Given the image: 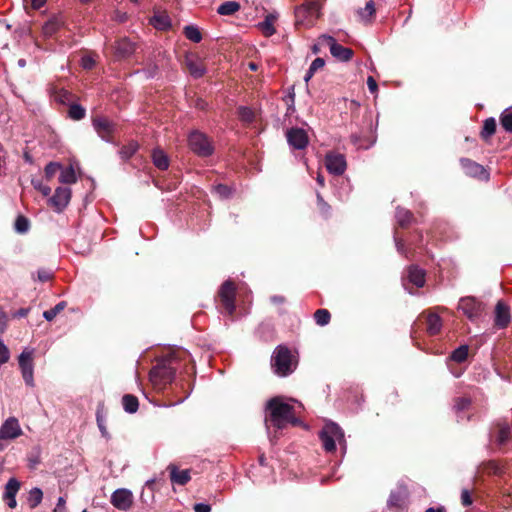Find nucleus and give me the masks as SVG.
<instances>
[{
  "label": "nucleus",
  "instance_id": "f257e3e1",
  "mask_svg": "<svg viewBox=\"0 0 512 512\" xmlns=\"http://www.w3.org/2000/svg\"><path fill=\"white\" fill-rule=\"evenodd\" d=\"M190 360V354L183 349L174 350L158 362L150 371L149 378L156 389H162L171 383L181 361Z\"/></svg>",
  "mask_w": 512,
  "mask_h": 512
},
{
  "label": "nucleus",
  "instance_id": "f03ea898",
  "mask_svg": "<svg viewBox=\"0 0 512 512\" xmlns=\"http://www.w3.org/2000/svg\"><path fill=\"white\" fill-rule=\"evenodd\" d=\"M269 417L266 418V425L272 424L277 429H283L287 424L298 425L299 419L295 416V406L281 397H274L267 403Z\"/></svg>",
  "mask_w": 512,
  "mask_h": 512
},
{
  "label": "nucleus",
  "instance_id": "7ed1b4c3",
  "mask_svg": "<svg viewBox=\"0 0 512 512\" xmlns=\"http://www.w3.org/2000/svg\"><path fill=\"white\" fill-rule=\"evenodd\" d=\"M296 366L297 361L286 346L279 345L275 348L271 357V367L276 375L288 376L296 369Z\"/></svg>",
  "mask_w": 512,
  "mask_h": 512
},
{
  "label": "nucleus",
  "instance_id": "20e7f679",
  "mask_svg": "<svg viewBox=\"0 0 512 512\" xmlns=\"http://www.w3.org/2000/svg\"><path fill=\"white\" fill-rule=\"evenodd\" d=\"M319 437L326 452H334L336 449V443H339L343 451L346 450L344 432L336 423H326L320 431Z\"/></svg>",
  "mask_w": 512,
  "mask_h": 512
},
{
  "label": "nucleus",
  "instance_id": "39448f33",
  "mask_svg": "<svg viewBox=\"0 0 512 512\" xmlns=\"http://www.w3.org/2000/svg\"><path fill=\"white\" fill-rule=\"evenodd\" d=\"M297 24L309 27L313 26L320 17V5L316 0L307 1L295 11Z\"/></svg>",
  "mask_w": 512,
  "mask_h": 512
},
{
  "label": "nucleus",
  "instance_id": "423d86ee",
  "mask_svg": "<svg viewBox=\"0 0 512 512\" xmlns=\"http://www.w3.org/2000/svg\"><path fill=\"white\" fill-rule=\"evenodd\" d=\"M188 145L190 149L197 155L202 157L210 156L213 153V146L208 137L199 132L193 131L188 137Z\"/></svg>",
  "mask_w": 512,
  "mask_h": 512
},
{
  "label": "nucleus",
  "instance_id": "0eeeda50",
  "mask_svg": "<svg viewBox=\"0 0 512 512\" xmlns=\"http://www.w3.org/2000/svg\"><path fill=\"white\" fill-rule=\"evenodd\" d=\"M319 42L322 45H327L330 49L331 55L340 61H349L353 56V51L350 48H346L338 44L334 37L330 35H321Z\"/></svg>",
  "mask_w": 512,
  "mask_h": 512
},
{
  "label": "nucleus",
  "instance_id": "6e6552de",
  "mask_svg": "<svg viewBox=\"0 0 512 512\" xmlns=\"http://www.w3.org/2000/svg\"><path fill=\"white\" fill-rule=\"evenodd\" d=\"M23 431L16 417L7 418L0 427V441H11L22 435Z\"/></svg>",
  "mask_w": 512,
  "mask_h": 512
},
{
  "label": "nucleus",
  "instance_id": "1a4fd4ad",
  "mask_svg": "<svg viewBox=\"0 0 512 512\" xmlns=\"http://www.w3.org/2000/svg\"><path fill=\"white\" fill-rule=\"evenodd\" d=\"M219 297L226 312L232 315L235 311V286L232 281L227 280L222 284Z\"/></svg>",
  "mask_w": 512,
  "mask_h": 512
},
{
  "label": "nucleus",
  "instance_id": "9d476101",
  "mask_svg": "<svg viewBox=\"0 0 512 512\" xmlns=\"http://www.w3.org/2000/svg\"><path fill=\"white\" fill-rule=\"evenodd\" d=\"M19 367L21 369L22 377L26 383V385L33 387L34 386V370H33V360H32V352L24 350L19 358Z\"/></svg>",
  "mask_w": 512,
  "mask_h": 512
},
{
  "label": "nucleus",
  "instance_id": "9b49d317",
  "mask_svg": "<svg viewBox=\"0 0 512 512\" xmlns=\"http://www.w3.org/2000/svg\"><path fill=\"white\" fill-rule=\"evenodd\" d=\"M92 124L98 136L102 140L112 142V135L116 130L114 122L105 117H96L93 119Z\"/></svg>",
  "mask_w": 512,
  "mask_h": 512
},
{
  "label": "nucleus",
  "instance_id": "f8f14e48",
  "mask_svg": "<svg viewBox=\"0 0 512 512\" xmlns=\"http://www.w3.org/2000/svg\"><path fill=\"white\" fill-rule=\"evenodd\" d=\"M111 504L118 510H129L133 504L132 492L126 488L115 490L111 495Z\"/></svg>",
  "mask_w": 512,
  "mask_h": 512
},
{
  "label": "nucleus",
  "instance_id": "ddd939ff",
  "mask_svg": "<svg viewBox=\"0 0 512 512\" xmlns=\"http://www.w3.org/2000/svg\"><path fill=\"white\" fill-rule=\"evenodd\" d=\"M325 166L329 173L342 175L347 167L344 155L339 153H328L325 157Z\"/></svg>",
  "mask_w": 512,
  "mask_h": 512
},
{
  "label": "nucleus",
  "instance_id": "4468645a",
  "mask_svg": "<svg viewBox=\"0 0 512 512\" xmlns=\"http://www.w3.org/2000/svg\"><path fill=\"white\" fill-rule=\"evenodd\" d=\"M71 198V189L68 187H58L54 195L49 199V204L58 213L62 212L68 205Z\"/></svg>",
  "mask_w": 512,
  "mask_h": 512
},
{
  "label": "nucleus",
  "instance_id": "2eb2a0df",
  "mask_svg": "<svg viewBox=\"0 0 512 512\" xmlns=\"http://www.w3.org/2000/svg\"><path fill=\"white\" fill-rule=\"evenodd\" d=\"M458 309L461 310L470 320H475L482 312L481 304L473 297L461 298L458 304Z\"/></svg>",
  "mask_w": 512,
  "mask_h": 512
},
{
  "label": "nucleus",
  "instance_id": "dca6fc26",
  "mask_svg": "<svg viewBox=\"0 0 512 512\" xmlns=\"http://www.w3.org/2000/svg\"><path fill=\"white\" fill-rule=\"evenodd\" d=\"M288 144L294 149H304L308 145V136L302 128H291L286 132Z\"/></svg>",
  "mask_w": 512,
  "mask_h": 512
},
{
  "label": "nucleus",
  "instance_id": "f3484780",
  "mask_svg": "<svg viewBox=\"0 0 512 512\" xmlns=\"http://www.w3.org/2000/svg\"><path fill=\"white\" fill-rule=\"evenodd\" d=\"M511 320L509 307L502 301H498L495 307V326L503 329L508 326Z\"/></svg>",
  "mask_w": 512,
  "mask_h": 512
},
{
  "label": "nucleus",
  "instance_id": "a211bd4d",
  "mask_svg": "<svg viewBox=\"0 0 512 512\" xmlns=\"http://www.w3.org/2000/svg\"><path fill=\"white\" fill-rule=\"evenodd\" d=\"M20 489V482L16 478H10L5 485L3 499L8 507L15 508L17 506L16 495Z\"/></svg>",
  "mask_w": 512,
  "mask_h": 512
},
{
  "label": "nucleus",
  "instance_id": "6ab92c4d",
  "mask_svg": "<svg viewBox=\"0 0 512 512\" xmlns=\"http://www.w3.org/2000/svg\"><path fill=\"white\" fill-rule=\"evenodd\" d=\"M65 20L61 14L50 17L42 27V33L45 37H52L64 26Z\"/></svg>",
  "mask_w": 512,
  "mask_h": 512
},
{
  "label": "nucleus",
  "instance_id": "aec40b11",
  "mask_svg": "<svg viewBox=\"0 0 512 512\" xmlns=\"http://www.w3.org/2000/svg\"><path fill=\"white\" fill-rule=\"evenodd\" d=\"M185 65L190 75L194 78H201L206 73V68L202 60L194 55L186 56Z\"/></svg>",
  "mask_w": 512,
  "mask_h": 512
},
{
  "label": "nucleus",
  "instance_id": "412c9836",
  "mask_svg": "<svg viewBox=\"0 0 512 512\" xmlns=\"http://www.w3.org/2000/svg\"><path fill=\"white\" fill-rule=\"evenodd\" d=\"M460 163L467 175L479 178L486 177V171L482 165L466 158L461 159Z\"/></svg>",
  "mask_w": 512,
  "mask_h": 512
},
{
  "label": "nucleus",
  "instance_id": "4be33fe9",
  "mask_svg": "<svg viewBox=\"0 0 512 512\" xmlns=\"http://www.w3.org/2000/svg\"><path fill=\"white\" fill-rule=\"evenodd\" d=\"M407 497L405 487L399 486L397 490L392 491L389 495L387 505L389 508L400 509L403 507L404 501Z\"/></svg>",
  "mask_w": 512,
  "mask_h": 512
},
{
  "label": "nucleus",
  "instance_id": "5701e85b",
  "mask_svg": "<svg viewBox=\"0 0 512 512\" xmlns=\"http://www.w3.org/2000/svg\"><path fill=\"white\" fill-rule=\"evenodd\" d=\"M407 278L416 287H423L425 284V271L416 265H411L407 269Z\"/></svg>",
  "mask_w": 512,
  "mask_h": 512
},
{
  "label": "nucleus",
  "instance_id": "b1692460",
  "mask_svg": "<svg viewBox=\"0 0 512 512\" xmlns=\"http://www.w3.org/2000/svg\"><path fill=\"white\" fill-rule=\"evenodd\" d=\"M115 51L120 57H128L135 51V44L128 38H122L116 43Z\"/></svg>",
  "mask_w": 512,
  "mask_h": 512
},
{
  "label": "nucleus",
  "instance_id": "393cba45",
  "mask_svg": "<svg viewBox=\"0 0 512 512\" xmlns=\"http://www.w3.org/2000/svg\"><path fill=\"white\" fill-rule=\"evenodd\" d=\"M170 478L173 483L179 485H185L190 480V472L189 470H178L175 466L170 465Z\"/></svg>",
  "mask_w": 512,
  "mask_h": 512
},
{
  "label": "nucleus",
  "instance_id": "a878e982",
  "mask_svg": "<svg viewBox=\"0 0 512 512\" xmlns=\"http://www.w3.org/2000/svg\"><path fill=\"white\" fill-rule=\"evenodd\" d=\"M427 332L430 335H436L440 332L442 328V320L439 315L435 313H428L427 318Z\"/></svg>",
  "mask_w": 512,
  "mask_h": 512
},
{
  "label": "nucleus",
  "instance_id": "bb28decb",
  "mask_svg": "<svg viewBox=\"0 0 512 512\" xmlns=\"http://www.w3.org/2000/svg\"><path fill=\"white\" fill-rule=\"evenodd\" d=\"M276 20L277 16L275 14H268L264 21L258 24V28L266 37L272 36L275 33L274 23Z\"/></svg>",
  "mask_w": 512,
  "mask_h": 512
},
{
  "label": "nucleus",
  "instance_id": "cd10ccee",
  "mask_svg": "<svg viewBox=\"0 0 512 512\" xmlns=\"http://www.w3.org/2000/svg\"><path fill=\"white\" fill-rule=\"evenodd\" d=\"M511 439V429L508 424H499L495 441L499 446L506 445Z\"/></svg>",
  "mask_w": 512,
  "mask_h": 512
},
{
  "label": "nucleus",
  "instance_id": "c85d7f7f",
  "mask_svg": "<svg viewBox=\"0 0 512 512\" xmlns=\"http://www.w3.org/2000/svg\"><path fill=\"white\" fill-rule=\"evenodd\" d=\"M240 9V4L236 1H226L217 8V13L223 16L235 14Z\"/></svg>",
  "mask_w": 512,
  "mask_h": 512
},
{
  "label": "nucleus",
  "instance_id": "c756f323",
  "mask_svg": "<svg viewBox=\"0 0 512 512\" xmlns=\"http://www.w3.org/2000/svg\"><path fill=\"white\" fill-rule=\"evenodd\" d=\"M358 16L361 21L367 23L370 21L371 17L375 14V4L372 0L368 1L364 8H360L358 11Z\"/></svg>",
  "mask_w": 512,
  "mask_h": 512
},
{
  "label": "nucleus",
  "instance_id": "7c9ffc66",
  "mask_svg": "<svg viewBox=\"0 0 512 512\" xmlns=\"http://www.w3.org/2000/svg\"><path fill=\"white\" fill-rule=\"evenodd\" d=\"M183 32L185 37L194 43H199L202 40L201 31L195 25L185 26Z\"/></svg>",
  "mask_w": 512,
  "mask_h": 512
},
{
  "label": "nucleus",
  "instance_id": "2f4dec72",
  "mask_svg": "<svg viewBox=\"0 0 512 512\" xmlns=\"http://www.w3.org/2000/svg\"><path fill=\"white\" fill-rule=\"evenodd\" d=\"M123 408L128 413H135L138 410V399L130 394L124 395L122 398Z\"/></svg>",
  "mask_w": 512,
  "mask_h": 512
},
{
  "label": "nucleus",
  "instance_id": "473e14b6",
  "mask_svg": "<svg viewBox=\"0 0 512 512\" xmlns=\"http://www.w3.org/2000/svg\"><path fill=\"white\" fill-rule=\"evenodd\" d=\"M152 158H153V163L157 168H159L161 170H165L168 168L169 161H168L166 154L163 151L155 150L153 152Z\"/></svg>",
  "mask_w": 512,
  "mask_h": 512
},
{
  "label": "nucleus",
  "instance_id": "72a5a7b5",
  "mask_svg": "<svg viewBox=\"0 0 512 512\" xmlns=\"http://www.w3.org/2000/svg\"><path fill=\"white\" fill-rule=\"evenodd\" d=\"M60 170H61V173L59 176V181L61 183L72 184V183L76 182L77 177H76L75 171L72 166L64 168V169L61 168Z\"/></svg>",
  "mask_w": 512,
  "mask_h": 512
},
{
  "label": "nucleus",
  "instance_id": "f704fd0d",
  "mask_svg": "<svg viewBox=\"0 0 512 512\" xmlns=\"http://www.w3.org/2000/svg\"><path fill=\"white\" fill-rule=\"evenodd\" d=\"M43 499V492L40 488H33L29 491L28 503L31 508L37 507Z\"/></svg>",
  "mask_w": 512,
  "mask_h": 512
},
{
  "label": "nucleus",
  "instance_id": "c9c22d12",
  "mask_svg": "<svg viewBox=\"0 0 512 512\" xmlns=\"http://www.w3.org/2000/svg\"><path fill=\"white\" fill-rule=\"evenodd\" d=\"M67 306L65 301H61L56 304L53 308L46 310L43 312V317L47 321H52L61 311H63Z\"/></svg>",
  "mask_w": 512,
  "mask_h": 512
},
{
  "label": "nucleus",
  "instance_id": "e433bc0d",
  "mask_svg": "<svg viewBox=\"0 0 512 512\" xmlns=\"http://www.w3.org/2000/svg\"><path fill=\"white\" fill-rule=\"evenodd\" d=\"M496 131V121L494 118H488L484 121L483 129L481 131V136L484 139H488L491 137Z\"/></svg>",
  "mask_w": 512,
  "mask_h": 512
},
{
  "label": "nucleus",
  "instance_id": "4c0bfd02",
  "mask_svg": "<svg viewBox=\"0 0 512 512\" xmlns=\"http://www.w3.org/2000/svg\"><path fill=\"white\" fill-rule=\"evenodd\" d=\"M238 116L241 121L245 123H251L255 118V113L251 108L247 106H240L238 108Z\"/></svg>",
  "mask_w": 512,
  "mask_h": 512
},
{
  "label": "nucleus",
  "instance_id": "58836bf2",
  "mask_svg": "<svg viewBox=\"0 0 512 512\" xmlns=\"http://www.w3.org/2000/svg\"><path fill=\"white\" fill-rule=\"evenodd\" d=\"M467 356H468V346L462 345L452 352L450 358H451V360H453L455 362L461 363L466 360Z\"/></svg>",
  "mask_w": 512,
  "mask_h": 512
},
{
  "label": "nucleus",
  "instance_id": "ea45409f",
  "mask_svg": "<svg viewBox=\"0 0 512 512\" xmlns=\"http://www.w3.org/2000/svg\"><path fill=\"white\" fill-rule=\"evenodd\" d=\"M85 114V109L79 104H72L69 107L68 115L73 120H81L85 117Z\"/></svg>",
  "mask_w": 512,
  "mask_h": 512
},
{
  "label": "nucleus",
  "instance_id": "a19ab883",
  "mask_svg": "<svg viewBox=\"0 0 512 512\" xmlns=\"http://www.w3.org/2000/svg\"><path fill=\"white\" fill-rule=\"evenodd\" d=\"M138 150V144L136 142H130L128 145L121 148L119 151L120 157L124 160L131 158Z\"/></svg>",
  "mask_w": 512,
  "mask_h": 512
},
{
  "label": "nucleus",
  "instance_id": "79ce46f5",
  "mask_svg": "<svg viewBox=\"0 0 512 512\" xmlns=\"http://www.w3.org/2000/svg\"><path fill=\"white\" fill-rule=\"evenodd\" d=\"M411 218H412V214L410 213L409 210H406L404 208H399V207L397 208V210H396V219H397V222L401 226H405L408 223H410Z\"/></svg>",
  "mask_w": 512,
  "mask_h": 512
},
{
  "label": "nucleus",
  "instance_id": "37998d69",
  "mask_svg": "<svg viewBox=\"0 0 512 512\" xmlns=\"http://www.w3.org/2000/svg\"><path fill=\"white\" fill-rule=\"evenodd\" d=\"M29 227H30V223L26 217L18 216L16 218V221L14 224V228H15L16 232H18L20 234H24V233L28 232Z\"/></svg>",
  "mask_w": 512,
  "mask_h": 512
},
{
  "label": "nucleus",
  "instance_id": "c03bdc74",
  "mask_svg": "<svg viewBox=\"0 0 512 512\" xmlns=\"http://www.w3.org/2000/svg\"><path fill=\"white\" fill-rule=\"evenodd\" d=\"M315 321L320 326H325L330 321V313L326 309H319L314 314Z\"/></svg>",
  "mask_w": 512,
  "mask_h": 512
},
{
  "label": "nucleus",
  "instance_id": "a18cd8bd",
  "mask_svg": "<svg viewBox=\"0 0 512 512\" xmlns=\"http://www.w3.org/2000/svg\"><path fill=\"white\" fill-rule=\"evenodd\" d=\"M500 122L506 131L512 132V111L505 110L500 116Z\"/></svg>",
  "mask_w": 512,
  "mask_h": 512
},
{
  "label": "nucleus",
  "instance_id": "49530a36",
  "mask_svg": "<svg viewBox=\"0 0 512 512\" xmlns=\"http://www.w3.org/2000/svg\"><path fill=\"white\" fill-rule=\"evenodd\" d=\"M155 28L164 30L170 26V21L167 16L155 15L152 19Z\"/></svg>",
  "mask_w": 512,
  "mask_h": 512
},
{
  "label": "nucleus",
  "instance_id": "de8ad7c7",
  "mask_svg": "<svg viewBox=\"0 0 512 512\" xmlns=\"http://www.w3.org/2000/svg\"><path fill=\"white\" fill-rule=\"evenodd\" d=\"M61 169V164L57 162H50L45 167V176L48 180H50L59 170Z\"/></svg>",
  "mask_w": 512,
  "mask_h": 512
},
{
  "label": "nucleus",
  "instance_id": "09e8293b",
  "mask_svg": "<svg viewBox=\"0 0 512 512\" xmlns=\"http://www.w3.org/2000/svg\"><path fill=\"white\" fill-rule=\"evenodd\" d=\"M10 359V351L4 342L0 339V367Z\"/></svg>",
  "mask_w": 512,
  "mask_h": 512
},
{
  "label": "nucleus",
  "instance_id": "8fccbe9b",
  "mask_svg": "<svg viewBox=\"0 0 512 512\" xmlns=\"http://www.w3.org/2000/svg\"><path fill=\"white\" fill-rule=\"evenodd\" d=\"M53 277V272L51 270L41 268L37 271V279L40 282H46L51 280Z\"/></svg>",
  "mask_w": 512,
  "mask_h": 512
},
{
  "label": "nucleus",
  "instance_id": "3c124183",
  "mask_svg": "<svg viewBox=\"0 0 512 512\" xmlns=\"http://www.w3.org/2000/svg\"><path fill=\"white\" fill-rule=\"evenodd\" d=\"M470 404L471 401L469 398L461 397L456 399L454 408L456 409V411H463L467 409L470 406Z\"/></svg>",
  "mask_w": 512,
  "mask_h": 512
},
{
  "label": "nucleus",
  "instance_id": "603ef678",
  "mask_svg": "<svg viewBox=\"0 0 512 512\" xmlns=\"http://www.w3.org/2000/svg\"><path fill=\"white\" fill-rule=\"evenodd\" d=\"M214 190L222 198H228L231 195V189L223 184L215 186Z\"/></svg>",
  "mask_w": 512,
  "mask_h": 512
},
{
  "label": "nucleus",
  "instance_id": "864d4df0",
  "mask_svg": "<svg viewBox=\"0 0 512 512\" xmlns=\"http://www.w3.org/2000/svg\"><path fill=\"white\" fill-rule=\"evenodd\" d=\"M32 185L44 196H48L51 193V188L47 185L42 184L39 180H32Z\"/></svg>",
  "mask_w": 512,
  "mask_h": 512
},
{
  "label": "nucleus",
  "instance_id": "5fc2aeb1",
  "mask_svg": "<svg viewBox=\"0 0 512 512\" xmlns=\"http://www.w3.org/2000/svg\"><path fill=\"white\" fill-rule=\"evenodd\" d=\"M95 59L92 55H84L81 58V65L84 69H92L95 66Z\"/></svg>",
  "mask_w": 512,
  "mask_h": 512
},
{
  "label": "nucleus",
  "instance_id": "6e6d98bb",
  "mask_svg": "<svg viewBox=\"0 0 512 512\" xmlns=\"http://www.w3.org/2000/svg\"><path fill=\"white\" fill-rule=\"evenodd\" d=\"M317 203L320 211L323 214H327L330 210V206L324 201L320 193H317Z\"/></svg>",
  "mask_w": 512,
  "mask_h": 512
},
{
  "label": "nucleus",
  "instance_id": "4d7b16f0",
  "mask_svg": "<svg viewBox=\"0 0 512 512\" xmlns=\"http://www.w3.org/2000/svg\"><path fill=\"white\" fill-rule=\"evenodd\" d=\"M324 65H325V61H324V59H322V58L318 57V58H315V59L312 61V63H311V65H310V67H309V68H310L312 71L316 72V71H318L319 69L323 68V67H324Z\"/></svg>",
  "mask_w": 512,
  "mask_h": 512
},
{
  "label": "nucleus",
  "instance_id": "13d9d810",
  "mask_svg": "<svg viewBox=\"0 0 512 512\" xmlns=\"http://www.w3.org/2000/svg\"><path fill=\"white\" fill-rule=\"evenodd\" d=\"M294 98H295V95H294V93L292 92V93H289V94L285 97V99H284V101L286 102L287 107H288V108H287L288 112H290V111H291V112H293V111H294V102H295V99H294Z\"/></svg>",
  "mask_w": 512,
  "mask_h": 512
},
{
  "label": "nucleus",
  "instance_id": "bf43d9fd",
  "mask_svg": "<svg viewBox=\"0 0 512 512\" xmlns=\"http://www.w3.org/2000/svg\"><path fill=\"white\" fill-rule=\"evenodd\" d=\"M367 86H368L369 91L372 94H376L377 93V91H378L377 82H376V80L372 76L368 77V79H367Z\"/></svg>",
  "mask_w": 512,
  "mask_h": 512
},
{
  "label": "nucleus",
  "instance_id": "052dcab7",
  "mask_svg": "<svg viewBox=\"0 0 512 512\" xmlns=\"http://www.w3.org/2000/svg\"><path fill=\"white\" fill-rule=\"evenodd\" d=\"M461 501L464 506H469L472 504V498L468 490H463L461 493Z\"/></svg>",
  "mask_w": 512,
  "mask_h": 512
},
{
  "label": "nucleus",
  "instance_id": "680f3d73",
  "mask_svg": "<svg viewBox=\"0 0 512 512\" xmlns=\"http://www.w3.org/2000/svg\"><path fill=\"white\" fill-rule=\"evenodd\" d=\"M195 512H211L210 505L206 503H197L194 505Z\"/></svg>",
  "mask_w": 512,
  "mask_h": 512
},
{
  "label": "nucleus",
  "instance_id": "e2e57ef3",
  "mask_svg": "<svg viewBox=\"0 0 512 512\" xmlns=\"http://www.w3.org/2000/svg\"><path fill=\"white\" fill-rule=\"evenodd\" d=\"M65 511V499L63 497H59L57 500L56 507L54 508V512H64Z\"/></svg>",
  "mask_w": 512,
  "mask_h": 512
},
{
  "label": "nucleus",
  "instance_id": "0e129e2a",
  "mask_svg": "<svg viewBox=\"0 0 512 512\" xmlns=\"http://www.w3.org/2000/svg\"><path fill=\"white\" fill-rule=\"evenodd\" d=\"M30 309L29 308H21L19 309L15 314H14V317H17V318H23V317H26L29 313Z\"/></svg>",
  "mask_w": 512,
  "mask_h": 512
},
{
  "label": "nucleus",
  "instance_id": "69168bd1",
  "mask_svg": "<svg viewBox=\"0 0 512 512\" xmlns=\"http://www.w3.org/2000/svg\"><path fill=\"white\" fill-rule=\"evenodd\" d=\"M47 0H32L31 4L34 9H40L44 6Z\"/></svg>",
  "mask_w": 512,
  "mask_h": 512
},
{
  "label": "nucleus",
  "instance_id": "338daca9",
  "mask_svg": "<svg viewBox=\"0 0 512 512\" xmlns=\"http://www.w3.org/2000/svg\"><path fill=\"white\" fill-rule=\"evenodd\" d=\"M156 69V67H153L152 69L143 70L142 72L146 78H152L156 74Z\"/></svg>",
  "mask_w": 512,
  "mask_h": 512
},
{
  "label": "nucleus",
  "instance_id": "774afa93",
  "mask_svg": "<svg viewBox=\"0 0 512 512\" xmlns=\"http://www.w3.org/2000/svg\"><path fill=\"white\" fill-rule=\"evenodd\" d=\"M426 512H446L443 506H439L437 508L430 507L426 510Z\"/></svg>",
  "mask_w": 512,
  "mask_h": 512
}]
</instances>
